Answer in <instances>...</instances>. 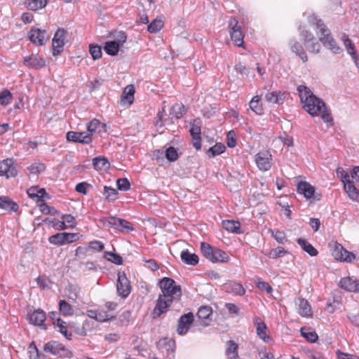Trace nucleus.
<instances>
[{"label": "nucleus", "instance_id": "20", "mask_svg": "<svg viewBox=\"0 0 359 359\" xmlns=\"http://www.w3.org/2000/svg\"><path fill=\"white\" fill-rule=\"evenodd\" d=\"M290 47L291 51L298 56L303 62H306L308 61L307 54L300 42L296 40H291L290 42Z\"/></svg>", "mask_w": 359, "mask_h": 359}, {"label": "nucleus", "instance_id": "31", "mask_svg": "<svg viewBox=\"0 0 359 359\" xmlns=\"http://www.w3.org/2000/svg\"><path fill=\"white\" fill-rule=\"evenodd\" d=\"M75 218L71 215H65L62 217V221L58 222V229H72L75 226Z\"/></svg>", "mask_w": 359, "mask_h": 359}, {"label": "nucleus", "instance_id": "27", "mask_svg": "<svg viewBox=\"0 0 359 359\" xmlns=\"http://www.w3.org/2000/svg\"><path fill=\"white\" fill-rule=\"evenodd\" d=\"M93 164L95 170L100 172L107 171L110 166L108 160L104 156H97L93 159Z\"/></svg>", "mask_w": 359, "mask_h": 359}, {"label": "nucleus", "instance_id": "60", "mask_svg": "<svg viewBox=\"0 0 359 359\" xmlns=\"http://www.w3.org/2000/svg\"><path fill=\"white\" fill-rule=\"evenodd\" d=\"M113 318V316L107 311H98L96 320L99 322H105Z\"/></svg>", "mask_w": 359, "mask_h": 359}, {"label": "nucleus", "instance_id": "5", "mask_svg": "<svg viewBox=\"0 0 359 359\" xmlns=\"http://www.w3.org/2000/svg\"><path fill=\"white\" fill-rule=\"evenodd\" d=\"M330 246L332 248V255L337 260L350 263L355 259V256L353 252L346 250L337 242L330 243Z\"/></svg>", "mask_w": 359, "mask_h": 359}, {"label": "nucleus", "instance_id": "64", "mask_svg": "<svg viewBox=\"0 0 359 359\" xmlns=\"http://www.w3.org/2000/svg\"><path fill=\"white\" fill-rule=\"evenodd\" d=\"M89 248L94 251H101L104 248V244L98 241H94L90 243Z\"/></svg>", "mask_w": 359, "mask_h": 359}, {"label": "nucleus", "instance_id": "11", "mask_svg": "<svg viewBox=\"0 0 359 359\" xmlns=\"http://www.w3.org/2000/svg\"><path fill=\"white\" fill-rule=\"evenodd\" d=\"M271 155L268 151L259 152L255 157V161L260 170L266 171L271 167Z\"/></svg>", "mask_w": 359, "mask_h": 359}, {"label": "nucleus", "instance_id": "41", "mask_svg": "<svg viewBox=\"0 0 359 359\" xmlns=\"http://www.w3.org/2000/svg\"><path fill=\"white\" fill-rule=\"evenodd\" d=\"M47 4V0H27L26 6L32 11H37L44 8Z\"/></svg>", "mask_w": 359, "mask_h": 359}, {"label": "nucleus", "instance_id": "24", "mask_svg": "<svg viewBox=\"0 0 359 359\" xmlns=\"http://www.w3.org/2000/svg\"><path fill=\"white\" fill-rule=\"evenodd\" d=\"M180 258L184 264L191 266L197 265L199 261L198 255L194 253H191L188 250H184L181 252Z\"/></svg>", "mask_w": 359, "mask_h": 359}, {"label": "nucleus", "instance_id": "37", "mask_svg": "<svg viewBox=\"0 0 359 359\" xmlns=\"http://www.w3.org/2000/svg\"><path fill=\"white\" fill-rule=\"evenodd\" d=\"M120 47V43L117 41H107L104 46V50L108 55H117Z\"/></svg>", "mask_w": 359, "mask_h": 359}, {"label": "nucleus", "instance_id": "50", "mask_svg": "<svg viewBox=\"0 0 359 359\" xmlns=\"http://www.w3.org/2000/svg\"><path fill=\"white\" fill-rule=\"evenodd\" d=\"M271 236L279 243H284L287 241L285 233L283 231L274 229H269Z\"/></svg>", "mask_w": 359, "mask_h": 359}, {"label": "nucleus", "instance_id": "42", "mask_svg": "<svg viewBox=\"0 0 359 359\" xmlns=\"http://www.w3.org/2000/svg\"><path fill=\"white\" fill-rule=\"evenodd\" d=\"M211 262L216 263V262H228L229 257L228 255L224 252L223 250L215 248V255L213 257H212Z\"/></svg>", "mask_w": 359, "mask_h": 359}, {"label": "nucleus", "instance_id": "15", "mask_svg": "<svg viewBox=\"0 0 359 359\" xmlns=\"http://www.w3.org/2000/svg\"><path fill=\"white\" fill-rule=\"evenodd\" d=\"M23 64L29 68L37 69L45 67L46 62L38 55L32 54L24 57Z\"/></svg>", "mask_w": 359, "mask_h": 359}, {"label": "nucleus", "instance_id": "32", "mask_svg": "<svg viewBox=\"0 0 359 359\" xmlns=\"http://www.w3.org/2000/svg\"><path fill=\"white\" fill-rule=\"evenodd\" d=\"M300 332L302 336L311 343H314L318 339L317 333L311 327H302Z\"/></svg>", "mask_w": 359, "mask_h": 359}, {"label": "nucleus", "instance_id": "33", "mask_svg": "<svg viewBox=\"0 0 359 359\" xmlns=\"http://www.w3.org/2000/svg\"><path fill=\"white\" fill-rule=\"evenodd\" d=\"M297 242L310 256L314 257L318 255V250L306 240L299 238L297 240Z\"/></svg>", "mask_w": 359, "mask_h": 359}, {"label": "nucleus", "instance_id": "47", "mask_svg": "<svg viewBox=\"0 0 359 359\" xmlns=\"http://www.w3.org/2000/svg\"><path fill=\"white\" fill-rule=\"evenodd\" d=\"M13 100L12 93L8 90H0V104L6 106L9 104Z\"/></svg>", "mask_w": 359, "mask_h": 359}, {"label": "nucleus", "instance_id": "9", "mask_svg": "<svg viewBox=\"0 0 359 359\" xmlns=\"http://www.w3.org/2000/svg\"><path fill=\"white\" fill-rule=\"evenodd\" d=\"M231 27L230 35L231 40L237 46H243V34L241 31V26L238 25L236 18H231L229 22Z\"/></svg>", "mask_w": 359, "mask_h": 359}, {"label": "nucleus", "instance_id": "29", "mask_svg": "<svg viewBox=\"0 0 359 359\" xmlns=\"http://www.w3.org/2000/svg\"><path fill=\"white\" fill-rule=\"evenodd\" d=\"M106 125L104 123H102L98 119L94 118L91 121H90L88 124L87 129H88V134H90V135L96 132H102L106 131Z\"/></svg>", "mask_w": 359, "mask_h": 359}, {"label": "nucleus", "instance_id": "46", "mask_svg": "<svg viewBox=\"0 0 359 359\" xmlns=\"http://www.w3.org/2000/svg\"><path fill=\"white\" fill-rule=\"evenodd\" d=\"M224 150L225 146L223 144L217 143L207 151V154L210 157H215V156L222 154Z\"/></svg>", "mask_w": 359, "mask_h": 359}, {"label": "nucleus", "instance_id": "39", "mask_svg": "<svg viewBox=\"0 0 359 359\" xmlns=\"http://www.w3.org/2000/svg\"><path fill=\"white\" fill-rule=\"evenodd\" d=\"M185 107L182 104H174L170 111V115L171 116V118L178 119L182 116V115L185 113Z\"/></svg>", "mask_w": 359, "mask_h": 359}, {"label": "nucleus", "instance_id": "21", "mask_svg": "<svg viewBox=\"0 0 359 359\" xmlns=\"http://www.w3.org/2000/svg\"><path fill=\"white\" fill-rule=\"evenodd\" d=\"M28 318L30 323L43 327L44 329L46 328L44 324L46 313L43 310H35L32 313L29 315Z\"/></svg>", "mask_w": 359, "mask_h": 359}, {"label": "nucleus", "instance_id": "10", "mask_svg": "<svg viewBox=\"0 0 359 359\" xmlns=\"http://www.w3.org/2000/svg\"><path fill=\"white\" fill-rule=\"evenodd\" d=\"M65 36V31L63 29H59L55 32L52 42L53 54L54 55L60 54L63 50Z\"/></svg>", "mask_w": 359, "mask_h": 359}, {"label": "nucleus", "instance_id": "16", "mask_svg": "<svg viewBox=\"0 0 359 359\" xmlns=\"http://www.w3.org/2000/svg\"><path fill=\"white\" fill-rule=\"evenodd\" d=\"M29 40L35 45L42 46L48 39L45 30L32 29L29 33Z\"/></svg>", "mask_w": 359, "mask_h": 359}, {"label": "nucleus", "instance_id": "36", "mask_svg": "<svg viewBox=\"0 0 359 359\" xmlns=\"http://www.w3.org/2000/svg\"><path fill=\"white\" fill-rule=\"evenodd\" d=\"M216 248H212L210 245L207 243L202 242L201 243V251L202 255L209 261H212V257L215 255V250Z\"/></svg>", "mask_w": 359, "mask_h": 359}, {"label": "nucleus", "instance_id": "49", "mask_svg": "<svg viewBox=\"0 0 359 359\" xmlns=\"http://www.w3.org/2000/svg\"><path fill=\"white\" fill-rule=\"evenodd\" d=\"M287 253V251L285 250L283 247H277L276 248L272 249L267 254L269 258L271 259H277L278 257H283Z\"/></svg>", "mask_w": 359, "mask_h": 359}, {"label": "nucleus", "instance_id": "48", "mask_svg": "<svg viewBox=\"0 0 359 359\" xmlns=\"http://www.w3.org/2000/svg\"><path fill=\"white\" fill-rule=\"evenodd\" d=\"M250 108L257 114L263 113V108L260 104V100L258 96H255L249 103Z\"/></svg>", "mask_w": 359, "mask_h": 359}, {"label": "nucleus", "instance_id": "12", "mask_svg": "<svg viewBox=\"0 0 359 359\" xmlns=\"http://www.w3.org/2000/svg\"><path fill=\"white\" fill-rule=\"evenodd\" d=\"M297 191L300 194H303L306 199H314L319 201L320 195L315 196V188L309 182L302 181L297 184Z\"/></svg>", "mask_w": 359, "mask_h": 359}, {"label": "nucleus", "instance_id": "57", "mask_svg": "<svg viewBox=\"0 0 359 359\" xmlns=\"http://www.w3.org/2000/svg\"><path fill=\"white\" fill-rule=\"evenodd\" d=\"M337 172V175L339 177H340L343 184H344V183H346L350 180L349 179V175L348 174L344 171V170L341 168H338L336 170Z\"/></svg>", "mask_w": 359, "mask_h": 359}, {"label": "nucleus", "instance_id": "35", "mask_svg": "<svg viewBox=\"0 0 359 359\" xmlns=\"http://www.w3.org/2000/svg\"><path fill=\"white\" fill-rule=\"evenodd\" d=\"M222 226L227 231L234 233H240V223L233 220H225L222 222Z\"/></svg>", "mask_w": 359, "mask_h": 359}, {"label": "nucleus", "instance_id": "56", "mask_svg": "<svg viewBox=\"0 0 359 359\" xmlns=\"http://www.w3.org/2000/svg\"><path fill=\"white\" fill-rule=\"evenodd\" d=\"M255 284L259 289L266 291L269 294L271 293L273 291L272 287L269 285L268 283H266L265 281H262L260 280H257L255 282Z\"/></svg>", "mask_w": 359, "mask_h": 359}, {"label": "nucleus", "instance_id": "4", "mask_svg": "<svg viewBox=\"0 0 359 359\" xmlns=\"http://www.w3.org/2000/svg\"><path fill=\"white\" fill-rule=\"evenodd\" d=\"M299 35L304 43L306 48L310 53L318 54L320 52L321 45L311 31L304 27H300Z\"/></svg>", "mask_w": 359, "mask_h": 359}, {"label": "nucleus", "instance_id": "44", "mask_svg": "<svg viewBox=\"0 0 359 359\" xmlns=\"http://www.w3.org/2000/svg\"><path fill=\"white\" fill-rule=\"evenodd\" d=\"M164 22L162 20L156 18L147 27V30L150 33H157L163 27Z\"/></svg>", "mask_w": 359, "mask_h": 359}, {"label": "nucleus", "instance_id": "51", "mask_svg": "<svg viewBox=\"0 0 359 359\" xmlns=\"http://www.w3.org/2000/svg\"><path fill=\"white\" fill-rule=\"evenodd\" d=\"M89 52L94 60H98L102 57V48L98 45H90Z\"/></svg>", "mask_w": 359, "mask_h": 359}, {"label": "nucleus", "instance_id": "40", "mask_svg": "<svg viewBox=\"0 0 359 359\" xmlns=\"http://www.w3.org/2000/svg\"><path fill=\"white\" fill-rule=\"evenodd\" d=\"M264 98L268 102L273 104H282L283 101L280 96V92L277 91L269 92L266 93Z\"/></svg>", "mask_w": 359, "mask_h": 359}, {"label": "nucleus", "instance_id": "59", "mask_svg": "<svg viewBox=\"0 0 359 359\" xmlns=\"http://www.w3.org/2000/svg\"><path fill=\"white\" fill-rule=\"evenodd\" d=\"M57 325L59 327V331L67 339H70L69 337L71 336V334H68L65 323L62 321L61 319L57 318Z\"/></svg>", "mask_w": 359, "mask_h": 359}, {"label": "nucleus", "instance_id": "62", "mask_svg": "<svg viewBox=\"0 0 359 359\" xmlns=\"http://www.w3.org/2000/svg\"><path fill=\"white\" fill-rule=\"evenodd\" d=\"M107 255L109 256V257L107 258L109 261L118 265L123 263L122 257L120 255L113 252H107Z\"/></svg>", "mask_w": 359, "mask_h": 359}, {"label": "nucleus", "instance_id": "7", "mask_svg": "<svg viewBox=\"0 0 359 359\" xmlns=\"http://www.w3.org/2000/svg\"><path fill=\"white\" fill-rule=\"evenodd\" d=\"M79 239L77 233H58L49 237L48 241L50 243L57 245H62L66 243H70Z\"/></svg>", "mask_w": 359, "mask_h": 359}, {"label": "nucleus", "instance_id": "38", "mask_svg": "<svg viewBox=\"0 0 359 359\" xmlns=\"http://www.w3.org/2000/svg\"><path fill=\"white\" fill-rule=\"evenodd\" d=\"M238 345L233 341H228L226 354L228 359H240L238 355Z\"/></svg>", "mask_w": 359, "mask_h": 359}, {"label": "nucleus", "instance_id": "8", "mask_svg": "<svg viewBox=\"0 0 359 359\" xmlns=\"http://www.w3.org/2000/svg\"><path fill=\"white\" fill-rule=\"evenodd\" d=\"M118 294L122 298H126L131 292V285L124 273H119L116 284Z\"/></svg>", "mask_w": 359, "mask_h": 359}, {"label": "nucleus", "instance_id": "43", "mask_svg": "<svg viewBox=\"0 0 359 359\" xmlns=\"http://www.w3.org/2000/svg\"><path fill=\"white\" fill-rule=\"evenodd\" d=\"M101 222L104 226H109L115 229H120V219L114 217H110L107 218H103Z\"/></svg>", "mask_w": 359, "mask_h": 359}, {"label": "nucleus", "instance_id": "25", "mask_svg": "<svg viewBox=\"0 0 359 359\" xmlns=\"http://www.w3.org/2000/svg\"><path fill=\"white\" fill-rule=\"evenodd\" d=\"M355 184L354 180H351L344 183V188L351 200L359 202V192L356 189Z\"/></svg>", "mask_w": 359, "mask_h": 359}, {"label": "nucleus", "instance_id": "6", "mask_svg": "<svg viewBox=\"0 0 359 359\" xmlns=\"http://www.w3.org/2000/svg\"><path fill=\"white\" fill-rule=\"evenodd\" d=\"M43 351L46 353H50L62 358H71L72 356V353L70 350L67 348L63 344L55 341L46 343L43 346Z\"/></svg>", "mask_w": 359, "mask_h": 359}, {"label": "nucleus", "instance_id": "45", "mask_svg": "<svg viewBox=\"0 0 359 359\" xmlns=\"http://www.w3.org/2000/svg\"><path fill=\"white\" fill-rule=\"evenodd\" d=\"M59 309L64 316H72L74 313L73 307L65 300H60L59 302Z\"/></svg>", "mask_w": 359, "mask_h": 359}, {"label": "nucleus", "instance_id": "19", "mask_svg": "<svg viewBox=\"0 0 359 359\" xmlns=\"http://www.w3.org/2000/svg\"><path fill=\"white\" fill-rule=\"evenodd\" d=\"M223 290L229 293H232L235 295L243 296L245 290L243 287V285L234 281H228L223 285Z\"/></svg>", "mask_w": 359, "mask_h": 359}, {"label": "nucleus", "instance_id": "14", "mask_svg": "<svg viewBox=\"0 0 359 359\" xmlns=\"http://www.w3.org/2000/svg\"><path fill=\"white\" fill-rule=\"evenodd\" d=\"M17 170L13 165L12 159L7 158L0 161V175L6 176L7 178L16 175Z\"/></svg>", "mask_w": 359, "mask_h": 359}, {"label": "nucleus", "instance_id": "18", "mask_svg": "<svg viewBox=\"0 0 359 359\" xmlns=\"http://www.w3.org/2000/svg\"><path fill=\"white\" fill-rule=\"evenodd\" d=\"M339 285L341 288L348 291L358 292H359V283L357 280L351 277L343 278L340 280Z\"/></svg>", "mask_w": 359, "mask_h": 359}, {"label": "nucleus", "instance_id": "54", "mask_svg": "<svg viewBox=\"0 0 359 359\" xmlns=\"http://www.w3.org/2000/svg\"><path fill=\"white\" fill-rule=\"evenodd\" d=\"M117 187L119 190L126 191L130 189V184L127 178H120L116 181Z\"/></svg>", "mask_w": 359, "mask_h": 359}, {"label": "nucleus", "instance_id": "1", "mask_svg": "<svg viewBox=\"0 0 359 359\" xmlns=\"http://www.w3.org/2000/svg\"><path fill=\"white\" fill-rule=\"evenodd\" d=\"M161 293L156 301V306L151 313L153 318H157L167 312L168 309L175 302H178L182 296L181 287L170 278L164 277L159 283Z\"/></svg>", "mask_w": 359, "mask_h": 359}, {"label": "nucleus", "instance_id": "30", "mask_svg": "<svg viewBox=\"0 0 359 359\" xmlns=\"http://www.w3.org/2000/svg\"><path fill=\"white\" fill-rule=\"evenodd\" d=\"M298 313L303 317H311L312 316L311 307L307 300L299 299Z\"/></svg>", "mask_w": 359, "mask_h": 359}, {"label": "nucleus", "instance_id": "3", "mask_svg": "<svg viewBox=\"0 0 359 359\" xmlns=\"http://www.w3.org/2000/svg\"><path fill=\"white\" fill-rule=\"evenodd\" d=\"M308 22L311 26H313L316 29L317 34H319V41H320L325 48H328L334 54L341 52V48L331 36L329 29L322 19L319 18L315 14H311L308 16Z\"/></svg>", "mask_w": 359, "mask_h": 359}, {"label": "nucleus", "instance_id": "55", "mask_svg": "<svg viewBox=\"0 0 359 359\" xmlns=\"http://www.w3.org/2000/svg\"><path fill=\"white\" fill-rule=\"evenodd\" d=\"M104 194L106 195L105 198L107 200L114 201L116 198L118 191L114 188H111V187L105 186L104 187Z\"/></svg>", "mask_w": 359, "mask_h": 359}, {"label": "nucleus", "instance_id": "63", "mask_svg": "<svg viewBox=\"0 0 359 359\" xmlns=\"http://www.w3.org/2000/svg\"><path fill=\"white\" fill-rule=\"evenodd\" d=\"M234 136H235V133L233 130L229 131L227 134L226 143H227L228 147L230 148H233V147H236V140L234 138Z\"/></svg>", "mask_w": 359, "mask_h": 359}, {"label": "nucleus", "instance_id": "17", "mask_svg": "<svg viewBox=\"0 0 359 359\" xmlns=\"http://www.w3.org/2000/svg\"><path fill=\"white\" fill-rule=\"evenodd\" d=\"M193 320L194 315L192 313H188L182 316L178 321L177 333L181 335L186 334Z\"/></svg>", "mask_w": 359, "mask_h": 359}, {"label": "nucleus", "instance_id": "22", "mask_svg": "<svg viewBox=\"0 0 359 359\" xmlns=\"http://www.w3.org/2000/svg\"><path fill=\"white\" fill-rule=\"evenodd\" d=\"M253 322L257 336L264 341H268L269 337L266 333V325L264 322L259 317H255Z\"/></svg>", "mask_w": 359, "mask_h": 359}, {"label": "nucleus", "instance_id": "53", "mask_svg": "<svg viewBox=\"0 0 359 359\" xmlns=\"http://www.w3.org/2000/svg\"><path fill=\"white\" fill-rule=\"evenodd\" d=\"M67 297L69 299L76 300L79 292V287L77 285H69L67 288Z\"/></svg>", "mask_w": 359, "mask_h": 359}, {"label": "nucleus", "instance_id": "34", "mask_svg": "<svg viewBox=\"0 0 359 359\" xmlns=\"http://www.w3.org/2000/svg\"><path fill=\"white\" fill-rule=\"evenodd\" d=\"M18 205L9 198L6 196H0V208L7 210L16 211Z\"/></svg>", "mask_w": 359, "mask_h": 359}, {"label": "nucleus", "instance_id": "23", "mask_svg": "<svg viewBox=\"0 0 359 359\" xmlns=\"http://www.w3.org/2000/svg\"><path fill=\"white\" fill-rule=\"evenodd\" d=\"M341 41H343L344 46H345L347 53L352 57L353 60L355 62V64L358 65V55L355 50V46L353 43L352 41L348 38V36L344 34L341 36Z\"/></svg>", "mask_w": 359, "mask_h": 359}, {"label": "nucleus", "instance_id": "58", "mask_svg": "<svg viewBox=\"0 0 359 359\" xmlns=\"http://www.w3.org/2000/svg\"><path fill=\"white\" fill-rule=\"evenodd\" d=\"M28 349L30 359H39V351L34 342L29 344Z\"/></svg>", "mask_w": 359, "mask_h": 359}, {"label": "nucleus", "instance_id": "13", "mask_svg": "<svg viewBox=\"0 0 359 359\" xmlns=\"http://www.w3.org/2000/svg\"><path fill=\"white\" fill-rule=\"evenodd\" d=\"M66 138L69 142H79L84 144H90L92 142L90 134L86 132L69 131L67 133Z\"/></svg>", "mask_w": 359, "mask_h": 359}, {"label": "nucleus", "instance_id": "52", "mask_svg": "<svg viewBox=\"0 0 359 359\" xmlns=\"http://www.w3.org/2000/svg\"><path fill=\"white\" fill-rule=\"evenodd\" d=\"M165 158L170 161H175L179 158L177 151L173 147H168L165 151Z\"/></svg>", "mask_w": 359, "mask_h": 359}, {"label": "nucleus", "instance_id": "2", "mask_svg": "<svg viewBox=\"0 0 359 359\" xmlns=\"http://www.w3.org/2000/svg\"><path fill=\"white\" fill-rule=\"evenodd\" d=\"M303 108L311 116H320L324 122L331 123L333 121L331 114L326 108L325 104L320 98L313 94L305 86L297 87Z\"/></svg>", "mask_w": 359, "mask_h": 359}, {"label": "nucleus", "instance_id": "26", "mask_svg": "<svg viewBox=\"0 0 359 359\" xmlns=\"http://www.w3.org/2000/svg\"><path fill=\"white\" fill-rule=\"evenodd\" d=\"M212 315V309L208 306H201L198 312L197 317L203 325H208L210 317Z\"/></svg>", "mask_w": 359, "mask_h": 359}, {"label": "nucleus", "instance_id": "28", "mask_svg": "<svg viewBox=\"0 0 359 359\" xmlns=\"http://www.w3.org/2000/svg\"><path fill=\"white\" fill-rule=\"evenodd\" d=\"M135 88L133 85H128L121 95V102L130 105L134 100Z\"/></svg>", "mask_w": 359, "mask_h": 359}, {"label": "nucleus", "instance_id": "61", "mask_svg": "<svg viewBox=\"0 0 359 359\" xmlns=\"http://www.w3.org/2000/svg\"><path fill=\"white\" fill-rule=\"evenodd\" d=\"M45 168H46V167H45L44 164L40 163H36L32 164L30 166L29 170L32 173L36 174V173H39V172L44 171Z\"/></svg>", "mask_w": 359, "mask_h": 359}]
</instances>
